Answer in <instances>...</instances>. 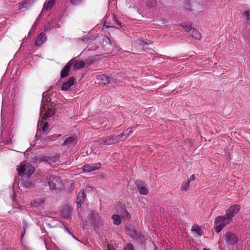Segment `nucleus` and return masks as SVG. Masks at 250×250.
<instances>
[{
	"instance_id": "f257e3e1",
	"label": "nucleus",
	"mask_w": 250,
	"mask_h": 250,
	"mask_svg": "<svg viewBox=\"0 0 250 250\" xmlns=\"http://www.w3.org/2000/svg\"><path fill=\"white\" fill-rule=\"evenodd\" d=\"M46 180L47 181L49 189L51 191L58 193L64 188L62 180L58 176L47 174L46 176Z\"/></svg>"
},
{
	"instance_id": "f03ea898",
	"label": "nucleus",
	"mask_w": 250,
	"mask_h": 250,
	"mask_svg": "<svg viewBox=\"0 0 250 250\" xmlns=\"http://www.w3.org/2000/svg\"><path fill=\"white\" fill-rule=\"evenodd\" d=\"M17 170L19 175L30 176L32 174L35 170L34 167L27 162L21 163L20 166L17 167Z\"/></svg>"
},
{
	"instance_id": "7ed1b4c3",
	"label": "nucleus",
	"mask_w": 250,
	"mask_h": 250,
	"mask_svg": "<svg viewBox=\"0 0 250 250\" xmlns=\"http://www.w3.org/2000/svg\"><path fill=\"white\" fill-rule=\"evenodd\" d=\"M224 240L228 246H232L237 244L239 241V238L236 234L227 231L225 234Z\"/></svg>"
},
{
	"instance_id": "20e7f679",
	"label": "nucleus",
	"mask_w": 250,
	"mask_h": 250,
	"mask_svg": "<svg viewBox=\"0 0 250 250\" xmlns=\"http://www.w3.org/2000/svg\"><path fill=\"white\" fill-rule=\"evenodd\" d=\"M240 206L239 205L235 204L229 208L226 211V214L231 220L232 218L239 211Z\"/></svg>"
},
{
	"instance_id": "39448f33",
	"label": "nucleus",
	"mask_w": 250,
	"mask_h": 250,
	"mask_svg": "<svg viewBox=\"0 0 250 250\" xmlns=\"http://www.w3.org/2000/svg\"><path fill=\"white\" fill-rule=\"evenodd\" d=\"M231 220L225 214L223 216H218L215 218L214 225L220 224L225 227L226 225L230 224Z\"/></svg>"
},
{
	"instance_id": "423d86ee",
	"label": "nucleus",
	"mask_w": 250,
	"mask_h": 250,
	"mask_svg": "<svg viewBox=\"0 0 250 250\" xmlns=\"http://www.w3.org/2000/svg\"><path fill=\"white\" fill-rule=\"evenodd\" d=\"M75 62V59H71L69 61L61 71V77L64 78L68 76L70 70L71 66Z\"/></svg>"
},
{
	"instance_id": "0eeeda50",
	"label": "nucleus",
	"mask_w": 250,
	"mask_h": 250,
	"mask_svg": "<svg viewBox=\"0 0 250 250\" xmlns=\"http://www.w3.org/2000/svg\"><path fill=\"white\" fill-rule=\"evenodd\" d=\"M101 164L100 163H91L84 165L82 169L83 171L84 172H89L91 171H94L100 168Z\"/></svg>"
},
{
	"instance_id": "6e6552de",
	"label": "nucleus",
	"mask_w": 250,
	"mask_h": 250,
	"mask_svg": "<svg viewBox=\"0 0 250 250\" xmlns=\"http://www.w3.org/2000/svg\"><path fill=\"white\" fill-rule=\"evenodd\" d=\"M77 143V136L73 135L67 137L62 144V146L72 147Z\"/></svg>"
},
{
	"instance_id": "1a4fd4ad",
	"label": "nucleus",
	"mask_w": 250,
	"mask_h": 250,
	"mask_svg": "<svg viewBox=\"0 0 250 250\" xmlns=\"http://www.w3.org/2000/svg\"><path fill=\"white\" fill-rule=\"evenodd\" d=\"M40 112L41 114H42L43 113L42 119L44 120L51 117L55 113V110L51 108H48L47 110H46V108L42 106L41 107Z\"/></svg>"
},
{
	"instance_id": "9d476101",
	"label": "nucleus",
	"mask_w": 250,
	"mask_h": 250,
	"mask_svg": "<svg viewBox=\"0 0 250 250\" xmlns=\"http://www.w3.org/2000/svg\"><path fill=\"white\" fill-rule=\"evenodd\" d=\"M191 232L195 237H201L204 234V231L197 224H194L191 229Z\"/></svg>"
},
{
	"instance_id": "9b49d317",
	"label": "nucleus",
	"mask_w": 250,
	"mask_h": 250,
	"mask_svg": "<svg viewBox=\"0 0 250 250\" xmlns=\"http://www.w3.org/2000/svg\"><path fill=\"white\" fill-rule=\"evenodd\" d=\"M75 82V79L73 77H69L68 81L62 84L61 90L63 91L68 90L71 86L74 84Z\"/></svg>"
},
{
	"instance_id": "f8f14e48",
	"label": "nucleus",
	"mask_w": 250,
	"mask_h": 250,
	"mask_svg": "<svg viewBox=\"0 0 250 250\" xmlns=\"http://www.w3.org/2000/svg\"><path fill=\"white\" fill-rule=\"evenodd\" d=\"M80 55L81 54L73 58L75 59V62L73 63L74 64L73 69L75 70L81 69L85 66V62L83 61H76V59L79 58Z\"/></svg>"
},
{
	"instance_id": "ddd939ff",
	"label": "nucleus",
	"mask_w": 250,
	"mask_h": 250,
	"mask_svg": "<svg viewBox=\"0 0 250 250\" xmlns=\"http://www.w3.org/2000/svg\"><path fill=\"white\" fill-rule=\"evenodd\" d=\"M46 41V37L45 34L43 32L41 33L37 38L35 41L36 45L40 46L43 44Z\"/></svg>"
},
{
	"instance_id": "4468645a",
	"label": "nucleus",
	"mask_w": 250,
	"mask_h": 250,
	"mask_svg": "<svg viewBox=\"0 0 250 250\" xmlns=\"http://www.w3.org/2000/svg\"><path fill=\"white\" fill-rule=\"evenodd\" d=\"M88 218L89 220H92L95 223L99 221V213L96 211L91 210L88 214Z\"/></svg>"
},
{
	"instance_id": "2eb2a0df",
	"label": "nucleus",
	"mask_w": 250,
	"mask_h": 250,
	"mask_svg": "<svg viewBox=\"0 0 250 250\" xmlns=\"http://www.w3.org/2000/svg\"><path fill=\"white\" fill-rule=\"evenodd\" d=\"M45 201L43 197L36 198L31 202V206L36 208L42 206Z\"/></svg>"
},
{
	"instance_id": "dca6fc26",
	"label": "nucleus",
	"mask_w": 250,
	"mask_h": 250,
	"mask_svg": "<svg viewBox=\"0 0 250 250\" xmlns=\"http://www.w3.org/2000/svg\"><path fill=\"white\" fill-rule=\"evenodd\" d=\"M61 213L63 218L69 219L71 214L70 208L68 206L64 207L61 210Z\"/></svg>"
},
{
	"instance_id": "f3484780",
	"label": "nucleus",
	"mask_w": 250,
	"mask_h": 250,
	"mask_svg": "<svg viewBox=\"0 0 250 250\" xmlns=\"http://www.w3.org/2000/svg\"><path fill=\"white\" fill-rule=\"evenodd\" d=\"M85 194L83 190H81L77 196V206L78 207L81 206L82 203L84 202Z\"/></svg>"
},
{
	"instance_id": "a211bd4d",
	"label": "nucleus",
	"mask_w": 250,
	"mask_h": 250,
	"mask_svg": "<svg viewBox=\"0 0 250 250\" xmlns=\"http://www.w3.org/2000/svg\"><path fill=\"white\" fill-rule=\"evenodd\" d=\"M128 136L129 134H125L124 132H123L117 136H114V138L116 143H118L125 140Z\"/></svg>"
},
{
	"instance_id": "6ab92c4d",
	"label": "nucleus",
	"mask_w": 250,
	"mask_h": 250,
	"mask_svg": "<svg viewBox=\"0 0 250 250\" xmlns=\"http://www.w3.org/2000/svg\"><path fill=\"white\" fill-rule=\"evenodd\" d=\"M56 1V0H49L47 2H46L44 3L43 9L45 10L51 9Z\"/></svg>"
},
{
	"instance_id": "aec40b11",
	"label": "nucleus",
	"mask_w": 250,
	"mask_h": 250,
	"mask_svg": "<svg viewBox=\"0 0 250 250\" xmlns=\"http://www.w3.org/2000/svg\"><path fill=\"white\" fill-rule=\"evenodd\" d=\"M180 26L184 28L188 32L190 33L193 29L192 28V23L190 22L188 23H182L180 24Z\"/></svg>"
},
{
	"instance_id": "412c9836",
	"label": "nucleus",
	"mask_w": 250,
	"mask_h": 250,
	"mask_svg": "<svg viewBox=\"0 0 250 250\" xmlns=\"http://www.w3.org/2000/svg\"><path fill=\"white\" fill-rule=\"evenodd\" d=\"M115 143H116L114 136H109L105 137V145H111Z\"/></svg>"
},
{
	"instance_id": "4be33fe9",
	"label": "nucleus",
	"mask_w": 250,
	"mask_h": 250,
	"mask_svg": "<svg viewBox=\"0 0 250 250\" xmlns=\"http://www.w3.org/2000/svg\"><path fill=\"white\" fill-rule=\"evenodd\" d=\"M189 34L197 40H200L201 38V34L196 29L193 28V29L191 30Z\"/></svg>"
},
{
	"instance_id": "5701e85b",
	"label": "nucleus",
	"mask_w": 250,
	"mask_h": 250,
	"mask_svg": "<svg viewBox=\"0 0 250 250\" xmlns=\"http://www.w3.org/2000/svg\"><path fill=\"white\" fill-rule=\"evenodd\" d=\"M112 219H113V223L115 225H119L121 223V219L119 215L117 214L113 215L112 216Z\"/></svg>"
},
{
	"instance_id": "b1692460",
	"label": "nucleus",
	"mask_w": 250,
	"mask_h": 250,
	"mask_svg": "<svg viewBox=\"0 0 250 250\" xmlns=\"http://www.w3.org/2000/svg\"><path fill=\"white\" fill-rule=\"evenodd\" d=\"M100 79L104 84L109 83L110 82L111 78L104 74L100 75Z\"/></svg>"
},
{
	"instance_id": "393cba45",
	"label": "nucleus",
	"mask_w": 250,
	"mask_h": 250,
	"mask_svg": "<svg viewBox=\"0 0 250 250\" xmlns=\"http://www.w3.org/2000/svg\"><path fill=\"white\" fill-rule=\"evenodd\" d=\"M22 231L21 233V238H23L26 232L27 228L28 227V225L25 221H23L22 222Z\"/></svg>"
},
{
	"instance_id": "a878e982",
	"label": "nucleus",
	"mask_w": 250,
	"mask_h": 250,
	"mask_svg": "<svg viewBox=\"0 0 250 250\" xmlns=\"http://www.w3.org/2000/svg\"><path fill=\"white\" fill-rule=\"evenodd\" d=\"M13 138V135H12L11 134H9L8 135L7 138L3 139V143L5 145L12 144L13 142V140H12Z\"/></svg>"
},
{
	"instance_id": "bb28decb",
	"label": "nucleus",
	"mask_w": 250,
	"mask_h": 250,
	"mask_svg": "<svg viewBox=\"0 0 250 250\" xmlns=\"http://www.w3.org/2000/svg\"><path fill=\"white\" fill-rule=\"evenodd\" d=\"M137 42L138 44L143 47H145L146 45L149 44L151 43L150 41H145L142 39H139L137 40Z\"/></svg>"
},
{
	"instance_id": "cd10ccee",
	"label": "nucleus",
	"mask_w": 250,
	"mask_h": 250,
	"mask_svg": "<svg viewBox=\"0 0 250 250\" xmlns=\"http://www.w3.org/2000/svg\"><path fill=\"white\" fill-rule=\"evenodd\" d=\"M147 5L150 8H153L157 5V1L156 0H148Z\"/></svg>"
},
{
	"instance_id": "c85d7f7f",
	"label": "nucleus",
	"mask_w": 250,
	"mask_h": 250,
	"mask_svg": "<svg viewBox=\"0 0 250 250\" xmlns=\"http://www.w3.org/2000/svg\"><path fill=\"white\" fill-rule=\"evenodd\" d=\"M24 186L27 188H31L34 187V184L31 181L27 180L24 182Z\"/></svg>"
},
{
	"instance_id": "c756f323",
	"label": "nucleus",
	"mask_w": 250,
	"mask_h": 250,
	"mask_svg": "<svg viewBox=\"0 0 250 250\" xmlns=\"http://www.w3.org/2000/svg\"><path fill=\"white\" fill-rule=\"evenodd\" d=\"M139 188V192L140 194L144 195L147 194L148 192V189L145 186H142Z\"/></svg>"
},
{
	"instance_id": "7c9ffc66",
	"label": "nucleus",
	"mask_w": 250,
	"mask_h": 250,
	"mask_svg": "<svg viewBox=\"0 0 250 250\" xmlns=\"http://www.w3.org/2000/svg\"><path fill=\"white\" fill-rule=\"evenodd\" d=\"M189 187V184L188 182H186L185 183H183L182 184L181 189L182 191H187Z\"/></svg>"
},
{
	"instance_id": "2f4dec72",
	"label": "nucleus",
	"mask_w": 250,
	"mask_h": 250,
	"mask_svg": "<svg viewBox=\"0 0 250 250\" xmlns=\"http://www.w3.org/2000/svg\"><path fill=\"white\" fill-rule=\"evenodd\" d=\"M83 0H70V3L74 6H77L82 2Z\"/></svg>"
},
{
	"instance_id": "473e14b6",
	"label": "nucleus",
	"mask_w": 250,
	"mask_h": 250,
	"mask_svg": "<svg viewBox=\"0 0 250 250\" xmlns=\"http://www.w3.org/2000/svg\"><path fill=\"white\" fill-rule=\"evenodd\" d=\"M242 15L246 17L247 21H248L250 20V11L245 10L243 12Z\"/></svg>"
},
{
	"instance_id": "72a5a7b5",
	"label": "nucleus",
	"mask_w": 250,
	"mask_h": 250,
	"mask_svg": "<svg viewBox=\"0 0 250 250\" xmlns=\"http://www.w3.org/2000/svg\"><path fill=\"white\" fill-rule=\"evenodd\" d=\"M127 234H129L131 237L134 236L136 234V231L132 229H127Z\"/></svg>"
},
{
	"instance_id": "f704fd0d",
	"label": "nucleus",
	"mask_w": 250,
	"mask_h": 250,
	"mask_svg": "<svg viewBox=\"0 0 250 250\" xmlns=\"http://www.w3.org/2000/svg\"><path fill=\"white\" fill-rule=\"evenodd\" d=\"M132 238L136 240H142L144 238V236L136 231V234H135Z\"/></svg>"
},
{
	"instance_id": "c9c22d12",
	"label": "nucleus",
	"mask_w": 250,
	"mask_h": 250,
	"mask_svg": "<svg viewBox=\"0 0 250 250\" xmlns=\"http://www.w3.org/2000/svg\"><path fill=\"white\" fill-rule=\"evenodd\" d=\"M122 215L124 217L127 218V219H130L131 217L130 213H129L126 210H124L122 213Z\"/></svg>"
},
{
	"instance_id": "e433bc0d",
	"label": "nucleus",
	"mask_w": 250,
	"mask_h": 250,
	"mask_svg": "<svg viewBox=\"0 0 250 250\" xmlns=\"http://www.w3.org/2000/svg\"><path fill=\"white\" fill-rule=\"evenodd\" d=\"M216 227L214 228L215 231L216 233H219L224 227L221 226V225L218 224L215 225Z\"/></svg>"
},
{
	"instance_id": "4c0bfd02",
	"label": "nucleus",
	"mask_w": 250,
	"mask_h": 250,
	"mask_svg": "<svg viewBox=\"0 0 250 250\" xmlns=\"http://www.w3.org/2000/svg\"><path fill=\"white\" fill-rule=\"evenodd\" d=\"M48 129V123L47 122H45L43 124L42 127V130L43 132H46L47 131Z\"/></svg>"
},
{
	"instance_id": "58836bf2",
	"label": "nucleus",
	"mask_w": 250,
	"mask_h": 250,
	"mask_svg": "<svg viewBox=\"0 0 250 250\" xmlns=\"http://www.w3.org/2000/svg\"><path fill=\"white\" fill-rule=\"evenodd\" d=\"M84 62H85V65H86L88 67L93 62V60L92 59H87Z\"/></svg>"
},
{
	"instance_id": "ea45409f",
	"label": "nucleus",
	"mask_w": 250,
	"mask_h": 250,
	"mask_svg": "<svg viewBox=\"0 0 250 250\" xmlns=\"http://www.w3.org/2000/svg\"><path fill=\"white\" fill-rule=\"evenodd\" d=\"M135 184H136L137 186L139 188H140V187L142 186H144V183L142 180H136L135 182Z\"/></svg>"
},
{
	"instance_id": "a19ab883",
	"label": "nucleus",
	"mask_w": 250,
	"mask_h": 250,
	"mask_svg": "<svg viewBox=\"0 0 250 250\" xmlns=\"http://www.w3.org/2000/svg\"><path fill=\"white\" fill-rule=\"evenodd\" d=\"M124 250H133V246L131 243L127 244L124 248Z\"/></svg>"
},
{
	"instance_id": "79ce46f5",
	"label": "nucleus",
	"mask_w": 250,
	"mask_h": 250,
	"mask_svg": "<svg viewBox=\"0 0 250 250\" xmlns=\"http://www.w3.org/2000/svg\"><path fill=\"white\" fill-rule=\"evenodd\" d=\"M59 160V156L58 155H56L55 156H54L50 158V160L51 162L55 163L57 161H58Z\"/></svg>"
},
{
	"instance_id": "37998d69",
	"label": "nucleus",
	"mask_w": 250,
	"mask_h": 250,
	"mask_svg": "<svg viewBox=\"0 0 250 250\" xmlns=\"http://www.w3.org/2000/svg\"><path fill=\"white\" fill-rule=\"evenodd\" d=\"M105 137H103L99 138L98 140V142L102 145H105Z\"/></svg>"
},
{
	"instance_id": "c03bdc74",
	"label": "nucleus",
	"mask_w": 250,
	"mask_h": 250,
	"mask_svg": "<svg viewBox=\"0 0 250 250\" xmlns=\"http://www.w3.org/2000/svg\"><path fill=\"white\" fill-rule=\"evenodd\" d=\"M113 20H114V22H116L120 27L122 26L121 22L116 18L115 15H114Z\"/></svg>"
},
{
	"instance_id": "a18cd8bd",
	"label": "nucleus",
	"mask_w": 250,
	"mask_h": 250,
	"mask_svg": "<svg viewBox=\"0 0 250 250\" xmlns=\"http://www.w3.org/2000/svg\"><path fill=\"white\" fill-rule=\"evenodd\" d=\"M195 179V176L194 174H192L190 176L189 179H188L187 182L189 184L191 181H194Z\"/></svg>"
},
{
	"instance_id": "49530a36",
	"label": "nucleus",
	"mask_w": 250,
	"mask_h": 250,
	"mask_svg": "<svg viewBox=\"0 0 250 250\" xmlns=\"http://www.w3.org/2000/svg\"><path fill=\"white\" fill-rule=\"evenodd\" d=\"M25 2H26V1L25 0L22 2L19 3L18 4L19 9H22V8H24V5L25 3Z\"/></svg>"
},
{
	"instance_id": "de8ad7c7",
	"label": "nucleus",
	"mask_w": 250,
	"mask_h": 250,
	"mask_svg": "<svg viewBox=\"0 0 250 250\" xmlns=\"http://www.w3.org/2000/svg\"><path fill=\"white\" fill-rule=\"evenodd\" d=\"M109 23L107 22H105L104 24V27L105 28H108L110 27V26H109ZM111 27H113V26H111Z\"/></svg>"
},
{
	"instance_id": "09e8293b",
	"label": "nucleus",
	"mask_w": 250,
	"mask_h": 250,
	"mask_svg": "<svg viewBox=\"0 0 250 250\" xmlns=\"http://www.w3.org/2000/svg\"><path fill=\"white\" fill-rule=\"evenodd\" d=\"M104 40L106 42L108 41L109 44H111V42L110 39L108 37H107L106 36H105V37H104Z\"/></svg>"
},
{
	"instance_id": "8fccbe9b",
	"label": "nucleus",
	"mask_w": 250,
	"mask_h": 250,
	"mask_svg": "<svg viewBox=\"0 0 250 250\" xmlns=\"http://www.w3.org/2000/svg\"><path fill=\"white\" fill-rule=\"evenodd\" d=\"M125 131L128 132V133H127L126 134H129V135L132 132V128L129 127L127 128Z\"/></svg>"
},
{
	"instance_id": "3c124183",
	"label": "nucleus",
	"mask_w": 250,
	"mask_h": 250,
	"mask_svg": "<svg viewBox=\"0 0 250 250\" xmlns=\"http://www.w3.org/2000/svg\"><path fill=\"white\" fill-rule=\"evenodd\" d=\"M64 229L69 234H71V233L70 232V231L69 230V229L65 227L64 226Z\"/></svg>"
},
{
	"instance_id": "603ef678",
	"label": "nucleus",
	"mask_w": 250,
	"mask_h": 250,
	"mask_svg": "<svg viewBox=\"0 0 250 250\" xmlns=\"http://www.w3.org/2000/svg\"><path fill=\"white\" fill-rule=\"evenodd\" d=\"M41 229L42 233H46V231L44 228H41Z\"/></svg>"
},
{
	"instance_id": "864d4df0",
	"label": "nucleus",
	"mask_w": 250,
	"mask_h": 250,
	"mask_svg": "<svg viewBox=\"0 0 250 250\" xmlns=\"http://www.w3.org/2000/svg\"><path fill=\"white\" fill-rule=\"evenodd\" d=\"M185 4L188 5L189 4V0H186Z\"/></svg>"
},
{
	"instance_id": "5fc2aeb1",
	"label": "nucleus",
	"mask_w": 250,
	"mask_h": 250,
	"mask_svg": "<svg viewBox=\"0 0 250 250\" xmlns=\"http://www.w3.org/2000/svg\"><path fill=\"white\" fill-rule=\"evenodd\" d=\"M36 28V23H34V24L32 26L33 29H35Z\"/></svg>"
},
{
	"instance_id": "6e6d98bb",
	"label": "nucleus",
	"mask_w": 250,
	"mask_h": 250,
	"mask_svg": "<svg viewBox=\"0 0 250 250\" xmlns=\"http://www.w3.org/2000/svg\"><path fill=\"white\" fill-rule=\"evenodd\" d=\"M71 235L73 236V237L74 239H76V238L75 237V236L73 234H72L71 233Z\"/></svg>"
},
{
	"instance_id": "4d7b16f0",
	"label": "nucleus",
	"mask_w": 250,
	"mask_h": 250,
	"mask_svg": "<svg viewBox=\"0 0 250 250\" xmlns=\"http://www.w3.org/2000/svg\"><path fill=\"white\" fill-rule=\"evenodd\" d=\"M203 250H209V249L204 248Z\"/></svg>"
},
{
	"instance_id": "13d9d810",
	"label": "nucleus",
	"mask_w": 250,
	"mask_h": 250,
	"mask_svg": "<svg viewBox=\"0 0 250 250\" xmlns=\"http://www.w3.org/2000/svg\"><path fill=\"white\" fill-rule=\"evenodd\" d=\"M108 250H110L108 249Z\"/></svg>"
}]
</instances>
